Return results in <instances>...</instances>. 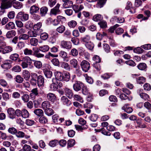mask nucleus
Returning <instances> with one entry per match:
<instances>
[{
	"instance_id": "obj_6",
	"label": "nucleus",
	"mask_w": 151,
	"mask_h": 151,
	"mask_svg": "<svg viewBox=\"0 0 151 151\" xmlns=\"http://www.w3.org/2000/svg\"><path fill=\"white\" fill-rule=\"evenodd\" d=\"M7 113L8 117L10 119H13L16 118L15 110L14 109L12 108H8L7 110Z\"/></svg>"
},
{
	"instance_id": "obj_2",
	"label": "nucleus",
	"mask_w": 151,
	"mask_h": 151,
	"mask_svg": "<svg viewBox=\"0 0 151 151\" xmlns=\"http://www.w3.org/2000/svg\"><path fill=\"white\" fill-rule=\"evenodd\" d=\"M12 6V1L10 0H1L0 8L2 10L11 8Z\"/></svg>"
},
{
	"instance_id": "obj_64",
	"label": "nucleus",
	"mask_w": 151,
	"mask_h": 151,
	"mask_svg": "<svg viewBox=\"0 0 151 151\" xmlns=\"http://www.w3.org/2000/svg\"><path fill=\"white\" fill-rule=\"evenodd\" d=\"M98 24L100 26V27L102 28H106L107 27L106 22L104 21L100 22L98 23Z\"/></svg>"
},
{
	"instance_id": "obj_22",
	"label": "nucleus",
	"mask_w": 151,
	"mask_h": 151,
	"mask_svg": "<svg viewBox=\"0 0 151 151\" xmlns=\"http://www.w3.org/2000/svg\"><path fill=\"white\" fill-rule=\"evenodd\" d=\"M65 91L66 95L68 98L70 99H71L72 97L73 94L71 90L68 88H66L65 89Z\"/></svg>"
},
{
	"instance_id": "obj_52",
	"label": "nucleus",
	"mask_w": 151,
	"mask_h": 151,
	"mask_svg": "<svg viewBox=\"0 0 151 151\" xmlns=\"http://www.w3.org/2000/svg\"><path fill=\"white\" fill-rule=\"evenodd\" d=\"M86 95L87 100L88 101H91L93 99L92 94L90 93L87 92L86 94Z\"/></svg>"
},
{
	"instance_id": "obj_62",
	"label": "nucleus",
	"mask_w": 151,
	"mask_h": 151,
	"mask_svg": "<svg viewBox=\"0 0 151 151\" xmlns=\"http://www.w3.org/2000/svg\"><path fill=\"white\" fill-rule=\"evenodd\" d=\"M48 35L46 33H43L40 35L41 39L43 40H45L48 38Z\"/></svg>"
},
{
	"instance_id": "obj_15",
	"label": "nucleus",
	"mask_w": 151,
	"mask_h": 151,
	"mask_svg": "<svg viewBox=\"0 0 151 151\" xmlns=\"http://www.w3.org/2000/svg\"><path fill=\"white\" fill-rule=\"evenodd\" d=\"M48 11V8L45 6H43L40 9V14L42 17L45 16L47 13Z\"/></svg>"
},
{
	"instance_id": "obj_3",
	"label": "nucleus",
	"mask_w": 151,
	"mask_h": 151,
	"mask_svg": "<svg viewBox=\"0 0 151 151\" xmlns=\"http://www.w3.org/2000/svg\"><path fill=\"white\" fill-rule=\"evenodd\" d=\"M32 59L28 56H25L23 58L22 60L21 65L23 68H28V65H30L32 63Z\"/></svg>"
},
{
	"instance_id": "obj_27",
	"label": "nucleus",
	"mask_w": 151,
	"mask_h": 151,
	"mask_svg": "<svg viewBox=\"0 0 151 151\" xmlns=\"http://www.w3.org/2000/svg\"><path fill=\"white\" fill-rule=\"evenodd\" d=\"M28 36L29 37H36L38 35L37 32L35 30H30L27 32Z\"/></svg>"
},
{
	"instance_id": "obj_28",
	"label": "nucleus",
	"mask_w": 151,
	"mask_h": 151,
	"mask_svg": "<svg viewBox=\"0 0 151 151\" xmlns=\"http://www.w3.org/2000/svg\"><path fill=\"white\" fill-rule=\"evenodd\" d=\"M69 64L71 66L76 68L78 65V61L76 59L73 58L70 60Z\"/></svg>"
},
{
	"instance_id": "obj_48",
	"label": "nucleus",
	"mask_w": 151,
	"mask_h": 151,
	"mask_svg": "<svg viewBox=\"0 0 151 151\" xmlns=\"http://www.w3.org/2000/svg\"><path fill=\"white\" fill-rule=\"evenodd\" d=\"M39 121L40 123L44 124L47 122L48 120L46 117L44 116H42L39 118Z\"/></svg>"
},
{
	"instance_id": "obj_56",
	"label": "nucleus",
	"mask_w": 151,
	"mask_h": 151,
	"mask_svg": "<svg viewBox=\"0 0 151 151\" xmlns=\"http://www.w3.org/2000/svg\"><path fill=\"white\" fill-rule=\"evenodd\" d=\"M0 84L3 87H6L8 86V84L7 82L4 80H0Z\"/></svg>"
},
{
	"instance_id": "obj_55",
	"label": "nucleus",
	"mask_w": 151,
	"mask_h": 151,
	"mask_svg": "<svg viewBox=\"0 0 151 151\" xmlns=\"http://www.w3.org/2000/svg\"><path fill=\"white\" fill-rule=\"evenodd\" d=\"M119 25L117 24L111 27L108 29V31L109 32L112 33L114 32V31L116 28L118 27Z\"/></svg>"
},
{
	"instance_id": "obj_12",
	"label": "nucleus",
	"mask_w": 151,
	"mask_h": 151,
	"mask_svg": "<svg viewBox=\"0 0 151 151\" xmlns=\"http://www.w3.org/2000/svg\"><path fill=\"white\" fill-rule=\"evenodd\" d=\"M82 87L83 84L79 81L76 82L73 86L74 89L76 91L80 90Z\"/></svg>"
},
{
	"instance_id": "obj_19",
	"label": "nucleus",
	"mask_w": 151,
	"mask_h": 151,
	"mask_svg": "<svg viewBox=\"0 0 151 151\" xmlns=\"http://www.w3.org/2000/svg\"><path fill=\"white\" fill-rule=\"evenodd\" d=\"M12 1V6L16 9H20L22 7V4L19 1Z\"/></svg>"
},
{
	"instance_id": "obj_24",
	"label": "nucleus",
	"mask_w": 151,
	"mask_h": 151,
	"mask_svg": "<svg viewBox=\"0 0 151 151\" xmlns=\"http://www.w3.org/2000/svg\"><path fill=\"white\" fill-rule=\"evenodd\" d=\"M45 81L44 78L42 76L40 75L37 77V82L39 86L43 85Z\"/></svg>"
},
{
	"instance_id": "obj_61",
	"label": "nucleus",
	"mask_w": 151,
	"mask_h": 151,
	"mask_svg": "<svg viewBox=\"0 0 151 151\" xmlns=\"http://www.w3.org/2000/svg\"><path fill=\"white\" fill-rule=\"evenodd\" d=\"M70 54L73 56H76L78 55V51L76 49L73 48L71 50Z\"/></svg>"
},
{
	"instance_id": "obj_33",
	"label": "nucleus",
	"mask_w": 151,
	"mask_h": 151,
	"mask_svg": "<svg viewBox=\"0 0 151 151\" xmlns=\"http://www.w3.org/2000/svg\"><path fill=\"white\" fill-rule=\"evenodd\" d=\"M19 54L16 53H14L11 55L9 58L11 60L15 61L19 58Z\"/></svg>"
},
{
	"instance_id": "obj_49",
	"label": "nucleus",
	"mask_w": 151,
	"mask_h": 151,
	"mask_svg": "<svg viewBox=\"0 0 151 151\" xmlns=\"http://www.w3.org/2000/svg\"><path fill=\"white\" fill-rule=\"evenodd\" d=\"M24 52L25 55H32L33 51L31 50L26 48L24 50Z\"/></svg>"
},
{
	"instance_id": "obj_20",
	"label": "nucleus",
	"mask_w": 151,
	"mask_h": 151,
	"mask_svg": "<svg viewBox=\"0 0 151 151\" xmlns=\"http://www.w3.org/2000/svg\"><path fill=\"white\" fill-rule=\"evenodd\" d=\"M63 2L64 3L63 4V6L65 8H70L73 6V3L71 1L68 0Z\"/></svg>"
},
{
	"instance_id": "obj_36",
	"label": "nucleus",
	"mask_w": 151,
	"mask_h": 151,
	"mask_svg": "<svg viewBox=\"0 0 151 151\" xmlns=\"http://www.w3.org/2000/svg\"><path fill=\"white\" fill-rule=\"evenodd\" d=\"M45 114L48 116H50L53 114V111L50 108L44 110Z\"/></svg>"
},
{
	"instance_id": "obj_32",
	"label": "nucleus",
	"mask_w": 151,
	"mask_h": 151,
	"mask_svg": "<svg viewBox=\"0 0 151 151\" xmlns=\"http://www.w3.org/2000/svg\"><path fill=\"white\" fill-rule=\"evenodd\" d=\"M32 61L34 62V65L36 68L39 69L42 67V63L40 61L35 60Z\"/></svg>"
},
{
	"instance_id": "obj_17",
	"label": "nucleus",
	"mask_w": 151,
	"mask_h": 151,
	"mask_svg": "<svg viewBox=\"0 0 151 151\" xmlns=\"http://www.w3.org/2000/svg\"><path fill=\"white\" fill-rule=\"evenodd\" d=\"M61 66L65 70L70 71V66L69 64L65 62H62L60 63Z\"/></svg>"
},
{
	"instance_id": "obj_46",
	"label": "nucleus",
	"mask_w": 151,
	"mask_h": 151,
	"mask_svg": "<svg viewBox=\"0 0 151 151\" xmlns=\"http://www.w3.org/2000/svg\"><path fill=\"white\" fill-rule=\"evenodd\" d=\"M128 105V104H127L126 105H124L122 107V109L123 110H125V111L127 112V113H130L132 111L133 109L131 107L126 108V106Z\"/></svg>"
},
{
	"instance_id": "obj_63",
	"label": "nucleus",
	"mask_w": 151,
	"mask_h": 151,
	"mask_svg": "<svg viewBox=\"0 0 151 151\" xmlns=\"http://www.w3.org/2000/svg\"><path fill=\"white\" fill-rule=\"evenodd\" d=\"M98 118V116L95 114H93L89 117L90 119L92 122L96 121Z\"/></svg>"
},
{
	"instance_id": "obj_30",
	"label": "nucleus",
	"mask_w": 151,
	"mask_h": 151,
	"mask_svg": "<svg viewBox=\"0 0 151 151\" xmlns=\"http://www.w3.org/2000/svg\"><path fill=\"white\" fill-rule=\"evenodd\" d=\"M38 40L35 38H31L30 40V44L32 46H36L38 43Z\"/></svg>"
},
{
	"instance_id": "obj_10",
	"label": "nucleus",
	"mask_w": 151,
	"mask_h": 151,
	"mask_svg": "<svg viewBox=\"0 0 151 151\" xmlns=\"http://www.w3.org/2000/svg\"><path fill=\"white\" fill-rule=\"evenodd\" d=\"M17 16L20 17L22 21L27 20L29 19V15L27 14H24L22 12H19L17 14Z\"/></svg>"
},
{
	"instance_id": "obj_26",
	"label": "nucleus",
	"mask_w": 151,
	"mask_h": 151,
	"mask_svg": "<svg viewBox=\"0 0 151 151\" xmlns=\"http://www.w3.org/2000/svg\"><path fill=\"white\" fill-rule=\"evenodd\" d=\"M50 103L47 101H45L43 102L42 104V107L44 110L50 108Z\"/></svg>"
},
{
	"instance_id": "obj_1",
	"label": "nucleus",
	"mask_w": 151,
	"mask_h": 151,
	"mask_svg": "<svg viewBox=\"0 0 151 151\" xmlns=\"http://www.w3.org/2000/svg\"><path fill=\"white\" fill-rule=\"evenodd\" d=\"M49 49V47L47 45L40 46L39 48L34 47L33 48L34 55L37 58L43 57L44 55L42 53H40V51L45 53Z\"/></svg>"
},
{
	"instance_id": "obj_5",
	"label": "nucleus",
	"mask_w": 151,
	"mask_h": 151,
	"mask_svg": "<svg viewBox=\"0 0 151 151\" xmlns=\"http://www.w3.org/2000/svg\"><path fill=\"white\" fill-rule=\"evenodd\" d=\"M60 6V5L59 4H57L54 7L51 9L50 14L56 15L60 14L61 12L60 10L59 9Z\"/></svg>"
},
{
	"instance_id": "obj_58",
	"label": "nucleus",
	"mask_w": 151,
	"mask_h": 151,
	"mask_svg": "<svg viewBox=\"0 0 151 151\" xmlns=\"http://www.w3.org/2000/svg\"><path fill=\"white\" fill-rule=\"evenodd\" d=\"M12 70L16 72H20L21 70V68L18 65L14 66L12 69Z\"/></svg>"
},
{
	"instance_id": "obj_13",
	"label": "nucleus",
	"mask_w": 151,
	"mask_h": 151,
	"mask_svg": "<svg viewBox=\"0 0 151 151\" xmlns=\"http://www.w3.org/2000/svg\"><path fill=\"white\" fill-rule=\"evenodd\" d=\"M47 98L48 100L53 102H54L56 99L55 94L50 93L47 94Z\"/></svg>"
},
{
	"instance_id": "obj_11",
	"label": "nucleus",
	"mask_w": 151,
	"mask_h": 151,
	"mask_svg": "<svg viewBox=\"0 0 151 151\" xmlns=\"http://www.w3.org/2000/svg\"><path fill=\"white\" fill-rule=\"evenodd\" d=\"M55 78L52 79H56V81H62L63 79V74L60 72L57 71L55 73Z\"/></svg>"
},
{
	"instance_id": "obj_45",
	"label": "nucleus",
	"mask_w": 151,
	"mask_h": 151,
	"mask_svg": "<svg viewBox=\"0 0 151 151\" xmlns=\"http://www.w3.org/2000/svg\"><path fill=\"white\" fill-rule=\"evenodd\" d=\"M65 27L64 26L61 25L58 27L56 30L59 33H62L65 31Z\"/></svg>"
},
{
	"instance_id": "obj_57",
	"label": "nucleus",
	"mask_w": 151,
	"mask_h": 151,
	"mask_svg": "<svg viewBox=\"0 0 151 151\" xmlns=\"http://www.w3.org/2000/svg\"><path fill=\"white\" fill-rule=\"evenodd\" d=\"M140 96L142 99L145 100H148V99H149V96L147 94L145 93H140Z\"/></svg>"
},
{
	"instance_id": "obj_40",
	"label": "nucleus",
	"mask_w": 151,
	"mask_h": 151,
	"mask_svg": "<svg viewBox=\"0 0 151 151\" xmlns=\"http://www.w3.org/2000/svg\"><path fill=\"white\" fill-rule=\"evenodd\" d=\"M137 81L139 84H143L145 82L146 78L143 77H140L137 78Z\"/></svg>"
},
{
	"instance_id": "obj_43",
	"label": "nucleus",
	"mask_w": 151,
	"mask_h": 151,
	"mask_svg": "<svg viewBox=\"0 0 151 151\" xmlns=\"http://www.w3.org/2000/svg\"><path fill=\"white\" fill-rule=\"evenodd\" d=\"M68 24L70 27L74 28L76 25L77 22L76 21L73 20L69 22Z\"/></svg>"
},
{
	"instance_id": "obj_16",
	"label": "nucleus",
	"mask_w": 151,
	"mask_h": 151,
	"mask_svg": "<svg viewBox=\"0 0 151 151\" xmlns=\"http://www.w3.org/2000/svg\"><path fill=\"white\" fill-rule=\"evenodd\" d=\"M61 101L63 104L67 106L70 105L71 104L70 101L65 96H63L61 98Z\"/></svg>"
},
{
	"instance_id": "obj_60",
	"label": "nucleus",
	"mask_w": 151,
	"mask_h": 151,
	"mask_svg": "<svg viewBox=\"0 0 151 151\" xmlns=\"http://www.w3.org/2000/svg\"><path fill=\"white\" fill-rule=\"evenodd\" d=\"M125 63L127 65L132 66H134L136 65L135 63L132 60H129L126 61Z\"/></svg>"
},
{
	"instance_id": "obj_42",
	"label": "nucleus",
	"mask_w": 151,
	"mask_h": 151,
	"mask_svg": "<svg viewBox=\"0 0 151 151\" xmlns=\"http://www.w3.org/2000/svg\"><path fill=\"white\" fill-rule=\"evenodd\" d=\"M2 96L3 99L5 101L8 100L10 98L9 94L6 92H4L2 93Z\"/></svg>"
},
{
	"instance_id": "obj_47",
	"label": "nucleus",
	"mask_w": 151,
	"mask_h": 151,
	"mask_svg": "<svg viewBox=\"0 0 151 151\" xmlns=\"http://www.w3.org/2000/svg\"><path fill=\"white\" fill-rule=\"evenodd\" d=\"M14 79L17 82L19 83H22L24 80L23 78L19 75L17 76Z\"/></svg>"
},
{
	"instance_id": "obj_38",
	"label": "nucleus",
	"mask_w": 151,
	"mask_h": 151,
	"mask_svg": "<svg viewBox=\"0 0 151 151\" xmlns=\"http://www.w3.org/2000/svg\"><path fill=\"white\" fill-rule=\"evenodd\" d=\"M29 116V113L27 110L24 109L22 110V117L26 118H28Z\"/></svg>"
},
{
	"instance_id": "obj_4",
	"label": "nucleus",
	"mask_w": 151,
	"mask_h": 151,
	"mask_svg": "<svg viewBox=\"0 0 151 151\" xmlns=\"http://www.w3.org/2000/svg\"><path fill=\"white\" fill-rule=\"evenodd\" d=\"M13 50L12 47L10 46H6L4 47L0 46V52L3 54L10 53Z\"/></svg>"
},
{
	"instance_id": "obj_7",
	"label": "nucleus",
	"mask_w": 151,
	"mask_h": 151,
	"mask_svg": "<svg viewBox=\"0 0 151 151\" xmlns=\"http://www.w3.org/2000/svg\"><path fill=\"white\" fill-rule=\"evenodd\" d=\"M59 55L60 57L63 59L64 61L66 62L68 61V58L69 57L68 56V54L66 52L64 51H60Z\"/></svg>"
},
{
	"instance_id": "obj_14",
	"label": "nucleus",
	"mask_w": 151,
	"mask_h": 151,
	"mask_svg": "<svg viewBox=\"0 0 151 151\" xmlns=\"http://www.w3.org/2000/svg\"><path fill=\"white\" fill-rule=\"evenodd\" d=\"M61 45L64 48L70 49L71 48V45L69 43L65 41H62L60 43Z\"/></svg>"
},
{
	"instance_id": "obj_29",
	"label": "nucleus",
	"mask_w": 151,
	"mask_h": 151,
	"mask_svg": "<svg viewBox=\"0 0 151 151\" xmlns=\"http://www.w3.org/2000/svg\"><path fill=\"white\" fill-rule=\"evenodd\" d=\"M86 47L89 50H92L93 48V45L91 41L86 40Z\"/></svg>"
},
{
	"instance_id": "obj_53",
	"label": "nucleus",
	"mask_w": 151,
	"mask_h": 151,
	"mask_svg": "<svg viewBox=\"0 0 151 151\" xmlns=\"http://www.w3.org/2000/svg\"><path fill=\"white\" fill-rule=\"evenodd\" d=\"M42 26V24L41 22H39L34 25L33 29L34 30H38L41 28Z\"/></svg>"
},
{
	"instance_id": "obj_59",
	"label": "nucleus",
	"mask_w": 151,
	"mask_h": 151,
	"mask_svg": "<svg viewBox=\"0 0 151 151\" xmlns=\"http://www.w3.org/2000/svg\"><path fill=\"white\" fill-rule=\"evenodd\" d=\"M26 32V30L25 28H20L17 29L18 33L20 35L24 34Z\"/></svg>"
},
{
	"instance_id": "obj_9",
	"label": "nucleus",
	"mask_w": 151,
	"mask_h": 151,
	"mask_svg": "<svg viewBox=\"0 0 151 151\" xmlns=\"http://www.w3.org/2000/svg\"><path fill=\"white\" fill-rule=\"evenodd\" d=\"M39 7L36 5L32 6L30 9L29 13L31 14H36L39 12Z\"/></svg>"
},
{
	"instance_id": "obj_21",
	"label": "nucleus",
	"mask_w": 151,
	"mask_h": 151,
	"mask_svg": "<svg viewBox=\"0 0 151 151\" xmlns=\"http://www.w3.org/2000/svg\"><path fill=\"white\" fill-rule=\"evenodd\" d=\"M23 77L26 81L28 80L30 77V74L29 72L26 70H24L22 72Z\"/></svg>"
},
{
	"instance_id": "obj_35",
	"label": "nucleus",
	"mask_w": 151,
	"mask_h": 151,
	"mask_svg": "<svg viewBox=\"0 0 151 151\" xmlns=\"http://www.w3.org/2000/svg\"><path fill=\"white\" fill-rule=\"evenodd\" d=\"M146 64L145 63H140L137 66L139 69L140 70H144L147 68Z\"/></svg>"
},
{
	"instance_id": "obj_23",
	"label": "nucleus",
	"mask_w": 151,
	"mask_h": 151,
	"mask_svg": "<svg viewBox=\"0 0 151 151\" xmlns=\"http://www.w3.org/2000/svg\"><path fill=\"white\" fill-rule=\"evenodd\" d=\"M16 35V32L14 30H11L8 32L6 34V37L7 38H10L15 36Z\"/></svg>"
},
{
	"instance_id": "obj_31",
	"label": "nucleus",
	"mask_w": 151,
	"mask_h": 151,
	"mask_svg": "<svg viewBox=\"0 0 151 151\" xmlns=\"http://www.w3.org/2000/svg\"><path fill=\"white\" fill-rule=\"evenodd\" d=\"M34 112L36 115L39 116H42L44 114L43 111L40 109H35L34 110Z\"/></svg>"
},
{
	"instance_id": "obj_18",
	"label": "nucleus",
	"mask_w": 151,
	"mask_h": 151,
	"mask_svg": "<svg viewBox=\"0 0 151 151\" xmlns=\"http://www.w3.org/2000/svg\"><path fill=\"white\" fill-rule=\"evenodd\" d=\"M15 27V24L14 22H10L5 25V29L7 30H9L14 29Z\"/></svg>"
},
{
	"instance_id": "obj_50",
	"label": "nucleus",
	"mask_w": 151,
	"mask_h": 151,
	"mask_svg": "<svg viewBox=\"0 0 151 151\" xmlns=\"http://www.w3.org/2000/svg\"><path fill=\"white\" fill-rule=\"evenodd\" d=\"M8 132L10 134H14L17 132V129L14 127H10L8 129Z\"/></svg>"
},
{
	"instance_id": "obj_8",
	"label": "nucleus",
	"mask_w": 151,
	"mask_h": 151,
	"mask_svg": "<svg viewBox=\"0 0 151 151\" xmlns=\"http://www.w3.org/2000/svg\"><path fill=\"white\" fill-rule=\"evenodd\" d=\"M11 61L9 60H7L4 61V63L1 65V67L3 69L8 70L11 68L12 67L11 64L10 63Z\"/></svg>"
},
{
	"instance_id": "obj_39",
	"label": "nucleus",
	"mask_w": 151,
	"mask_h": 151,
	"mask_svg": "<svg viewBox=\"0 0 151 151\" xmlns=\"http://www.w3.org/2000/svg\"><path fill=\"white\" fill-rule=\"evenodd\" d=\"M106 0H99L97 3V6L98 8H101L105 4Z\"/></svg>"
},
{
	"instance_id": "obj_51",
	"label": "nucleus",
	"mask_w": 151,
	"mask_h": 151,
	"mask_svg": "<svg viewBox=\"0 0 151 151\" xmlns=\"http://www.w3.org/2000/svg\"><path fill=\"white\" fill-rule=\"evenodd\" d=\"M22 100L24 102H27L29 100V96L28 94H24L21 97Z\"/></svg>"
},
{
	"instance_id": "obj_34",
	"label": "nucleus",
	"mask_w": 151,
	"mask_h": 151,
	"mask_svg": "<svg viewBox=\"0 0 151 151\" xmlns=\"http://www.w3.org/2000/svg\"><path fill=\"white\" fill-rule=\"evenodd\" d=\"M43 72L45 76L48 78H50L52 76L51 71L47 70H44Z\"/></svg>"
},
{
	"instance_id": "obj_41",
	"label": "nucleus",
	"mask_w": 151,
	"mask_h": 151,
	"mask_svg": "<svg viewBox=\"0 0 151 151\" xmlns=\"http://www.w3.org/2000/svg\"><path fill=\"white\" fill-rule=\"evenodd\" d=\"M29 38L28 34H24L20 35L19 37V40H27Z\"/></svg>"
},
{
	"instance_id": "obj_37",
	"label": "nucleus",
	"mask_w": 151,
	"mask_h": 151,
	"mask_svg": "<svg viewBox=\"0 0 151 151\" xmlns=\"http://www.w3.org/2000/svg\"><path fill=\"white\" fill-rule=\"evenodd\" d=\"M102 19V17L101 14H96L93 17V20L96 22L101 20Z\"/></svg>"
},
{
	"instance_id": "obj_44",
	"label": "nucleus",
	"mask_w": 151,
	"mask_h": 151,
	"mask_svg": "<svg viewBox=\"0 0 151 151\" xmlns=\"http://www.w3.org/2000/svg\"><path fill=\"white\" fill-rule=\"evenodd\" d=\"M75 141L73 139L69 140L68 141L67 147L68 148L73 147L75 144Z\"/></svg>"
},
{
	"instance_id": "obj_54",
	"label": "nucleus",
	"mask_w": 151,
	"mask_h": 151,
	"mask_svg": "<svg viewBox=\"0 0 151 151\" xmlns=\"http://www.w3.org/2000/svg\"><path fill=\"white\" fill-rule=\"evenodd\" d=\"M15 13L14 11H10L7 14V17L10 19H13L15 17Z\"/></svg>"
},
{
	"instance_id": "obj_25",
	"label": "nucleus",
	"mask_w": 151,
	"mask_h": 151,
	"mask_svg": "<svg viewBox=\"0 0 151 151\" xmlns=\"http://www.w3.org/2000/svg\"><path fill=\"white\" fill-rule=\"evenodd\" d=\"M52 83L50 86V88L52 91H56L58 89V85L56 83V79H52Z\"/></svg>"
}]
</instances>
